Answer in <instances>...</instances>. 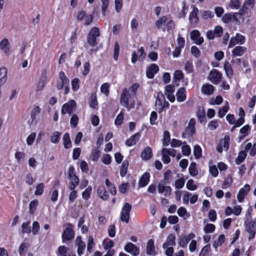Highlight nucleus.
<instances>
[{"instance_id":"obj_26","label":"nucleus","mask_w":256,"mask_h":256,"mask_svg":"<svg viewBox=\"0 0 256 256\" xmlns=\"http://www.w3.org/2000/svg\"><path fill=\"white\" fill-rule=\"evenodd\" d=\"M150 174L148 172H145L140 178L138 182V186L140 188L146 186L150 181Z\"/></svg>"},{"instance_id":"obj_52","label":"nucleus","mask_w":256,"mask_h":256,"mask_svg":"<svg viewBox=\"0 0 256 256\" xmlns=\"http://www.w3.org/2000/svg\"><path fill=\"white\" fill-rule=\"evenodd\" d=\"M174 82L176 83L177 82L182 80L184 78V74L181 70H177L174 72Z\"/></svg>"},{"instance_id":"obj_44","label":"nucleus","mask_w":256,"mask_h":256,"mask_svg":"<svg viewBox=\"0 0 256 256\" xmlns=\"http://www.w3.org/2000/svg\"><path fill=\"white\" fill-rule=\"evenodd\" d=\"M128 162L127 160H124L123 162L122 166L120 170V175L121 176H124L126 173L128 168Z\"/></svg>"},{"instance_id":"obj_40","label":"nucleus","mask_w":256,"mask_h":256,"mask_svg":"<svg viewBox=\"0 0 256 256\" xmlns=\"http://www.w3.org/2000/svg\"><path fill=\"white\" fill-rule=\"evenodd\" d=\"M229 110V104L228 102H226L224 106L220 108L218 112V116L222 118L226 114Z\"/></svg>"},{"instance_id":"obj_49","label":"nucleus","mask_w":256,"mask_h":256,"mask_svg":"<svg viewBox=\"0 0 256 256\" xmlns=\"http://www.w3.org/2000/svg\"><path fill=\"white\" fill-rule=\"evenodd\" d=\"M170 134L168 131H164V138L162 144L164 146H168L170 142Z\"/></svg>"},{"instance_id":"obj_57","label":"nucleus","mask_w":256,"mask_h":256,"mask_svg":"<svg viewBox=\"0 0 256 256\" xmlns=\"http://www.w3.org/2000/svg\"><path fill=\"white\" fill-rule=\"evenodd\" d=\"M172 177V172L170 170H167L164 174V181H162L164 184L170 183V180Z\"/></svg>"},{"instance_id":"obj_11","label":"nucleus","mask_w":256,"mask_h":256,"mask_svg":"<svg viewBox=\"0 0 256 256\" xmlns=\"http://www.w3.org/2000/svg\"><path fill=\"white\" fill-rule=\"evenodd\" d=\"M208 78L214 84H218L222 80V74L217 70L214 69L210 71Z\"/></svg>"},{"instance_id":"obj_25","label":"nucleus","mask_w":256,"mask_h":256,"mask_svg":"<svg viewBox=\"0 0 256 256\" xmlns=\"http://www.w3.org/2000/svg\"><path fill=\"white\" fill-rule=\"evenodd\" d=\"M176 100L178 102H184L186 100V90L184 87H181L178 90L176 93Z\"/></svg>"},{"instance_id":"obj_10","label":"nucleus","mask_w":256,"mask_h":256,"mask_svg":"<svg viewBox=\"0 0 256 256\" xmlns=\"http://www.w3.org/2000/svg\"><path fill=\"white\" fill-rule=\"evenodd\" d=\"M68 226L64 230L62 234V239L64 242L72 240L74 236L73 225L68 224Z\"/></svg>"},{"instance_id":"obj_19","label":"nucleus","mask_w":256,"mask_h":256,"mask_svg":"<svg viewBox=\"0 0 256 256\" xmlns=\"http://www.w3.org/2000/svg\"><path fill=\"white\" fill-rule=\"evenodd\" d=\"M250 190V186L248 184H245L244 188L240 189L237 195V198L239 202H241L243 201L245 196Z\"/></svg>"},{"instance_id":"obj_38","label":"nucleus","mask_w":256,"mask_h":256,"mask_svg":"<svg viewBox=\"0 0 256 256\" xmlns=\"http://www.w3.org/2000/svg\"><path fill=\"white\" fill-rule=\"evenodd\" d=\"M63 143L65 148L68 149L71 148L72 142L70 135L68 133H65L63 136Z\"/></svg>"},{"instance_id":"obj_5","label":"nucleus","mask_w":256,"mask_h":256,"mask_svg":"<svg viewBox=\"0 0 256 256\" xmlns=\"http://www.w3.org/2000/svg\"><path fill=\"white\" fill-rule=\"evenodd\" d=\"M120 104L124 107L126 108L128 110L134 107V100L130 104V106L129 104V98H128V91L126 88H124L122 90V94H120Z\"/></svg>"},{"instance_id":"obj_8","label":"nucleus","mask_w":256,"mask_h":256,"mask_svg":"<svg viewBox=\"0 0 256 256\" xmlns=\"http://www.w3.org/2000/svg\"><path fill=\"white\" fill-rule=\"evenodd\" d=\"M132 206L129 203H126L123 206L120 213V220L128 224L130 218V212Z\"/></svg>"},{"instance_id":"obj_50","label":"nucleus","mask_w":256,"mask_h":256,"mask_svg":"<svg viewBox=\"0 0 256 256\" xmlns=\"http://www.w3.org/2000/svg\"><path fill=\"white\" fill-rule=\"evenodd\" d=\"M229 6L232 9H239L240 8V2L239 0H230Z\"/></svg>"},{"instance_id":"obj_43","label":"nucleus","mask_w":256,"mask_h":256,"mask_svg":"<svg viewBox=\"0 0 256 256\" xmlns=\"http://www.w3.org/2000/svg\"><path fill=\"white\" fill-rule=\"evenodd\" d=\"M244 13L241 12V8L240 10V12H235L232 14V22H234L236 24H240V20L242 18V16Z\"/></svg>"},{"instance_id":"obj_6","label":"nucleus","mask_w":256,"mask_h":256,"mask_svg":"<svg viewBox=\"0 0 256 256\" xmlns=\"http://www.w3.org/2000/svg\"><path fill=\"white\" fill-rule=\"evenodd\" d=\"M76 108V102L73 100H70L65 103L62 108L61 113L62 114H68L70 115Z\"/></svg>"},{"instance_id":"obj_12","label":"nucleus","mask_w":256,"mask_h":256,"mask_svg":"<svg viewBox=\"0 0 256 256\" xmlns=\"http://www.w3.org/2000/svg\"><path fill=\"white\" fill-rule=\"evenodd\" d=\"M198 8L194 6L192 10L190 12L188 18L190 23L193 27H195L199 21V18L198 16Z\"/></svg>"},{"instance_id":"obj_31","label":"nucleus","mask_w":256,"mask_h":256,"mask_svg":"<svg viewBox=\"0 0 256 256\" xmlns=\"http://www.w3.org/2000/svg\"><path fill=\"white\" fill-rule=\"evenodd\" d=\"M176 236L174 234H170L168 236L166 240L164 243L162 247L167 248L168 246H174L176 245Z\"/></svg>"},{"instance_id":"obj_23","label":"nucleus","mask_w":256,"mask_h":256,"mask_svg":"<svg viewBox=\"0 0 256 256\" xmlns=\"http://www.w3.org/2000/svg\"><path fill=\"white\" fill-rule=\"evenodd\" d=\"M98 197L104 200H106L108 198V194L104 185L99 186L98 188Z\"/></svg>"},{"instance_id":"obj_62","label":"nucleus","mask_w":256,"mask_h":256,"mask_svg":"<svg viewBox=\"0 0 256 256\" xmlns=\"http://www.w3.org/2000/svg\"><path fill=\"white\" fill-rule=\"evenodd\" d=\"M72 89L74 91H77L80 88V80L78 78H75L72 82Z\"/></svg>"},{"instance_id":"obj_33","label":"nucleus","mask_w":256,"mask_h":256,"mask_svg":"<svg viewBox=\"0 0 256 256\" xmlns=\"http://www.w3.org/2000/svg\"><path fill=\"white\" fill-rule=\"evenodd\" d=\"M196 116L201 123L206 122V118L204 108L198 107L196 112Z\"/></svg>"},{"instance_id":"obj_22","label":"nucleus","mask_w":256,"mask_h":256,"mask_svg":"<svg viewBox=\"0 0 256 256\" xmlns=\"http://www.w3.org/2000/svg\"><path fill=\"white\" fill-rule=\"evenodd\" d=\"M246 48L244 46H237L232 50V57L240 56L246 52Z\"/></svg>"},{"instance_id":"obj_59","label":"nucleus","mask_w":256,"mask_h":256,"mask_svg":"<svg viewBox=\"0 0 256 256\" xmlns=\"http://www.w3.org/2000/svg\"><path fill=\"white\" fill-rule=\"evenodd\" d=\"M185 181L184 178L177 180L174 183V186L176 189L182 188L184 185Z\"/></svg>"},{"instance_id":"obj_41","label":"nucleus","mask_w":256,"mask_h":256,"mask_svg":"<svg viewBox=\"0 0 256 256\" xmlns=\"http://www.w3.org/2000/svg\"><path fill=\"white\" fill-rule=\"evenodd\" d=\"M154 242L152 240H150L147 243L146 253L152 255L154 254Z\"/></svg>"},{"instance_id":"obj_15","label":"nucleus","mask_w":256,"mask_h":256,"mask_svg":"<svg viewBox=\"0 0 256 256\" xmlns=\"http://www.w3.org/2000/svg\"><path fill=\"white\" fill-rule=\"evenodd\" d=\"M159 70V68L156 64H152L146 70V76L150 79L154 78V74H156Z\"/></svg>"},{"instance_id":"obj_2","label":"nucleus","mask_w":256,"mask_h":256,"mask_svg":"<svg viewBox=\"0 0 256 256\" xmlns=\"http://www.w3.org/2000/svg\"><path fill=\"white\" fill-rule=\"evenodd\" d=\"M250 216V213L247 214L244 218V225L246 231L249 234L248 237L249 240L254 239L256 234V218L249 221Z\"/></svg>"},{"instance_id":"obj_9","label":"nucleus","mask_w":256,"mask_h":256,"mask_svg":"<svg viewBox=\"0 0 256 256\" xmlns=\"http://www.w3.org/2000/svg\"><path fill=\"white\" fill-rule=\"evenodd\" d=\"M196 120L194 118L190 119L188 126L185 129V132L182 134L183 138H186L194 134L196 132L195 128Z\"/></svg>"},{"instance_id":"obj_13","label":"nucleus","mask_w":256,"mask_h":256,"mask_svg":"<svg viewBox=\"0 0 256 256\" xmlns=\"http://www.w3.org/2000/svg\"><path fill=\"white\" fill-rule=\"evenodd\" d=\"M124 249L127 252L134 256H137L140 254L139 248L136 245L130 242L126 244Z\"/></svg>"},{"instance_id":"obj_16","label":"nucleus","mask_w":256,"mask_h":256,"mask_svg":"<svg viewBox=\"0 0 256 256\" xmlns=\"http://www.w3.org/2000/svg\"><path fill=\"white\" fill-rule=\"evenodd\" d=\"M158 192L160 194H162L166 196H169L172 192V188L170 186H165L164 184L162 182H160L158 184Z\"/></svg>"},{"instance_id":"obj_55","label":"nucleus","mask_w":256,"mask_h":256,"mask_svg":"<svg viewBox=\"0 0 256 256\" xmlns=\"http://www.w3.org/2000/svg\"><path fill=\"white\" fill-rule=\"evenodd\" d=\"M186 188L190 190H194L197 188V186L194 184V180L192 179L189 180L186 184Z\"/></svg>"},{"instance_id":"obj_18","label":"nucleus","mask_w":256,"mask_h":256,"mask_svg":"<svg viewBox=\"0 0 256 256\" xmlns=\"http://www.w3.org/2000/svg\"><path fill=\"white\" fill-rule=\"evenodd\" d=\"M190 38L194 41L196 44L200 45L204 42L202 37L200 36V32L198 30H193L190 34Z\"/></svg>"},{"instance_id":"obj_51","label":"nucleus","mask_w":256,"mask_h":256,"mask_svg":"<svg viewBox=\"0 0 256 256\" xmlns=\"http://www.w3.org/2000/svg\"><path fill=\"white\" fill-rule=\"evenodd\" d=\"M189 242L186 236H181L179 238L178 244L180 246L185 248Z\"/></svg>"},{"instance_id":"obj_47","label":"nucleus","mask_w":256,"mask_h":256,"mask_svg":"<svg viewBox=\"0 0 256 256\" xmlns=\"http://www.w3.org/2000/svg\"><path fill=\"white\" fill-rule=\"evenodd\" d=\"M188 170L190 174L192 176H196L198 174V171L196 168V164L194 162H192L189 166Z\"/></svg>"},{"instance_id":"obj_27","label":"nucleus","mask_w":256,"mask_h":256,"mask_svg":"<svg viewBox=\"0 0 256 256\" xmlns=\"http://www.w3.org/2000/svg\"><path fill=\"white\" fill-rule=\"evenodd\" d=\"M152 156V150L149 146H146L141 153V158L144 160H147L150 159Z\"/></svg>"},{"instance_id":"obj_61","label":"nucleus","mask_w":256,"mask_h":256,"mask_svg":"<svg viewBox=\"0 0 256 256\" xmlns=\"http://www.w3.org/2000/svg\"><path fill=\"white\" fill-rule=\"evenodd\" d=\"M104 248L106 250H109L114 246V243L111 240H104L103 242Z\"/></svg>"},{"instance_id":"obj_34","label":"nucleus","mask_w":256,"mask_h":256,"mask_svg":"<svg viewBox=\"0 0 256 256\" xmlns=\"http://www.w3.org/2000/svg\"><path fill=\"white\" fill-rule=\"evenodd\" d=\"M224 68L227 76L230 78L233 76V70L231 65L228 62H225L224 63Z\"/></svg>"},{"instance_id":"obj_53","label":"nucleus","mask_w":256,"mask_h":256,"mask_svg":"<svg viewBox=\"0 0 256 256\" xmlns=\"http://www.w3.org/2000/svg\"><path fill=\"white\" fill-rule=\"evenodd\" d=\"M30 224V222H24L22 224V232L23 234H24V233L30 234L32 230H31L30 226H29Z\"/></svg>"},{"instance_id":"obj_30","label":"nucleus","mask_w":256,"mask_h":256,"mask_svg":"<svg viewBox=\"0 0 256 256\" xmlns=\"http://www.w3.org/2000/svg\"><path fill=\"white\" fill-rule=\"evenodd\" d=\"M68 178L70 180L68 188L70 190H74L80 182L79 178L78 176Z\"/></svg>"},{"instance_id":"obj_28","label":"nucleus","mask_w":256,"mask_h":256,"mask_svg":"<svg viewBox=\"0 0 256 256\" xmlns=\"http://www.w3.org/2000/svg\"><path fill=\"white\" fill-rule=\"evenodd\" d=\"M214 90V87L209 84H204L201 88L202 93L206 95L212 94Z\"/></svg>"},{"instance_id":"obj_7","label":"nucleus","mask_w":256,"mask_h":256,"mask_svg":"<svg viewBox=\"0 0 256 256\" xmlns=\"http://www.w3.org/2000/svg\"><path fill=\"white\" fill-rule=\"evenodd\" d=\"M162 160L164 164H168L170 162V156L174 157L176 150L172 148H163L162 150Z\"/></svg>"},{"instance_id":"obj_36","label":"nucleus","mask_w":256,"mask_h":256,"mask_svg":"<svg viewBox=\"0 0 256 256\" xmlns=\"http://www.w3.org/2000/svg\"><path fill=\"white\" fill-rule=\"evenodd\" d=\"M230 137L228 136H225L223 138L220 140L219 144H220L223 148L227 151L230 146Z\"/></svg>"},{"instance_id":"obj_24","label":"nucleus","mask_w":256,"mask_h":256,"mask_svg":"<svg viewBox=\"0 0 256 256\" xmlns=\"http://www.w3.org/2000/svg\"><path fill=\"white\" fill-rule=\"evenodd\" d=\"M140 134V132H137L134 134L126 142V144L128 146H131L135 145L136 143L139 140Z\"/></svg>"},{"instance_id":"obj_48","label":"nucleus","mask_w":256,"mask_h":256,"mask_svg":"<svg viewBox=\"0 0 256 256\" xmlns=\"http://www.w3.org/2000/svg\"><path fill=\"white\" fill-rule=\"evenodd\" d=\"M168 20L167 17L166 16H162L158 20H157L156 22V27L158 29H160L162 28V26L165 24Z\"/></svg>"},{"instance_id":"obj_60","label":"nucleus","mask_w":256,"mask_h":256,"mask_svg":"<svg viewBox=\"0 0 256 256\" xmlns=\"http://www.w3.org/2000/svg\"><path fill=\"white\" fill-rule=\"evenodd\" d=\"M78 120H79L76 114H72V116L70 118V124L72 127L74 128L76 127Z\"/></svg>"},{"instance_id":"obj_20","label":"nucleus","mask_w":256,"mask_h":256,"mask_svg":"<svg viewBox=\"0 0 256 256\" xmlns=\"http://www.w3.org/2000/svg\"><path fill=\"white\" fill-rule=\"evenodd\" d=\"M47 81V73L46 70L42 72L40 80L37 85V91L41 90L44 87Z\"/></svg>"},{"instance_id":"obj_37","label":"nucleus","mask_w":256,"mask_h":256,"mask_svg":"<svg viewBox=\"0 0 256 256\" xmlns=\"http://www.w3.org/2000/svg\"><path fill=\"white\" fill-rule=\"evenodd\" d=\"M225 237L224 234L219 236L218 238L215 240L212 244L213 247L216 250L218 246H220L224 242Z\"/></svg>"},{"instance_id":"obj_58","label":"nucleus","mask_w":256,"mask_h":256,"mask_svg":"<svg viewBox=\"0 0 256 256\" xmlns=\"http://www.w3.org/2000/svg\"><path fill=\"white\" fill-rule=\"evenodd\" d=\"M202 148L198 145L194 146V154L196 158H199L202 156Z\"/></svg>"},{"instance_id":"obj_64","label":"nucleus","mask_w":256,"mask_h":256,"mask_svg":"<svg viewBox=\"0 0 256 256\" xmlns=\"http://www.w3.org/2000/svg\"><path fill=\"white\" fill-rule=\"evenodd\" d=\"M100 155V151L98 150H94L92 152L91 159L94 162L98 160Z\"/></svg>"},{"instance_id":"obj_39","label":"nucleus","mask_w":256,"mask_h":256,"mask_svg":"<svg viewBox=\"0 0 256 256\" xmlns=\"http://www.w3.org/2000/svg\"><path fill=\"white\" fill-rule=\"evenodd\" d=\"M7 70L5 68H0V84H4L6 81Z\"/></svg>"},{"instance_id":"obj_63","label":"nucleus","mask_w":256,"mask_h":256,"mask_svg":"<svg viewBox=\"0 0 256 256\" xmlns=\"http://www.w3.org/2000/svg\"><path fill=\"white\" fill-rule=\"evenodd\" d=\"M110 84L108 83H104L100 86V91L108 96L109 94Z\"/></svg>"},{"instance_id":"obj_42","label":"nucleus","mask_w":256,"mask_h":256,"mask_svg":"<svg viewBox=\"0 0 256 256\" xmlns=\"http://www.w3.org/2000/svg\"><path fill=\"white\" fill-rule=\"evenodd\" d=\"M30 246L28 242H22L19 247V254L20 256L24 255L28 248Z\"/></svg>"},{"instance_id":"obj_54","label":"nucleus","mask_w":256,"mask_h":256,"mask_svg":"<svg viewBox=\"0 0 256 256\" xmlns=\"http://www.w3.org/2000/svg\"><path fill=\"white\" fill-rule=\"evenodd\" d=\"M92 190V187L90 186H88L82 193V198L86 200H88L90 197Z\"/></svg>"},{"instance_id":"obj_1","label":"nucleus","mask_w":256,"mask_h":256,"mask_svg":"<svg viewBox=\"0 0 256 256\" xmlns=\"http://www.w3.org/2000/svg\"><path fill=\"white\" fill-rule=\"evenodd\" d=\"M248 150H250L249 154L250 156H254L256 154V142L253 145L250 142L246 144L244 146V150L240 151L238 156L235 160L236 164L239 165L244 160L246 156V152Z\"/></svg>"},{"instance_id":"obj_32","label":"nucleus","mask_w":256,"mask_h":256,"mask_svg":"<svg viewBox=\"0 0 256 256\" xmlns=\"http://www.w3.org/2000/svg\"><path fill=\"white\" fill-rule=\"evenodd\" d=\"M255 2V0H246L241 8V12L245 13L249 8H252Z\"/></svg>"},{"instance_id":"obj_29","label":"nucleus","mask_w":256,"mask_h":256,"mask_svg":"<svg viewBox=\"0 0 256 256\" xmlns=\"http://www.w3.org/2000/svg\"><path fill=\"white\" fill-rule=\"evenodd\" d=\"M76 245L78 246V255L80 256L83 254L84 250L86 248V244L84 242H82L80 236H78L76 239Z\"/></svg>"},{"instance_id":"obj_46","label":"nucleus","mask_w":256,"mask_h":256,"mask_svg":"<svg viewBox=\"0 0 256 256\" xmlns=\"http://www.w3.org/2000/svg\"><path fill=\"white\" fill-rule=\"evenodd\" d=\"M61 133L59 132H54L50 137V141L52 143L57 144L60 142Z\"/></svg>"},{"instance_id":"obj_45","label":"nucleus","mask_w":256,"mask_h":256,"mask_svg":"<svg viewBox=\"0 0 256 256\" xmlns=\"http://www.w3.org/2000/svg\"><path fill=\"white\" fill-rule=\"evenodd\" d=\"M105 184L108 188L110 194L112 195H115L116 193V190L114 185L110 182L108 178L106 180Z\"/></svg>"},{"instance_id":"obj_3","label":"nucleus","mask_w":256,"mask_h":256,"mask_svg":"<svg viewBox=\"0 0 256 256\" xmlns=\"http://www.w3.org/2000/svg\"><path fill=\"white\" fill-rule=\"evenodd\" d=\"M169 105V103L166 100L164 94L162 92H158L156 101V106L158 112H161L164 108H168Z\"/></svg>"},{"instance_id":"obj_14","label":"nucleus","mask_w":256,"mask_h":256,"mask_svg":"<svg viewBox=\"0 0 256 256\" xmlns=\"http://www.w3.org/2000/svg\"><path fill=\"white\" fill-rule=\"evenodd\" d=\"M58 76L60 80L58 82L56 88L58 90H61L66 85L68 84V79L63 72H60Z\"/></svg>"},{"instance_id":"obj_56","label":"nucleus","mask_w":256,"mask_h":256,"mask_svg":"<svg viewBox=\"0 0 256 256\" xmlns=\"http://www.w3.org/2000/svg\"><path fill=\"white\" fill-rule=\"evenodd\" d=\"M94 238L92 236H90L88 238V244H87V250L89 252H92V248L94 246Z\"/></svg>"},{"instance_id":"obj_35","label":"nucleus","mask_w":256,"mask_h":256,"mask_svg":"<svg viewBox=\"0 0 256 256\" xmlns=\"http://www.w3.org/2000/svg\"><path fill=\"white\" fill-rule=\"evenodd\" d=\"M89 106L92 108H93L94 109H98V104L96 98V92H92V94Z\"/></svg>"},{"instance_id":"obj_17","label":"nucleus","mask_w":256,"mask_h":256,"mask_svg":"<svg viewBox=\"0 0 256 256\" xmlns=\"http://www.w3.org/2000/svg\"><path fill=\"white\" fill-rule=\"evenodd\" d=\"M40 112V108L38 106L35 107L31 112L30 119L28 120V122L30 125L35 126L38 122L37 116Z\"/></svg>"},{"instance_id":"obj_21","label":"nucleus","mask_w":256,"mask_h":256,"mask_svg":"<svg viewBox=\"0 0 256 256\" xmlns=\"http://www.w3.org/2000/svg\"><path fill=\"white\" fill-rule=\"evenodd\" d=\"M10 44L8 40L5 38L0 42V49L5 54H8L10 53Z\"/></svg>"},{"instance_id":"obj_4","label":"nucleus","mask_w":256,"mask_h":256,"mask_svg":"<svg viewBox=\"0 0 256 256\" xmlns=\"http://www.w3.org/2000/svg\"><path fill=\"white\" fill-rule=\"evenodd\" d=\"M100 36L99 29L96 27H93L90 30L87 36V42L91 46H94L96 45L97 38Z\"/></svg>"}]
</instances>
